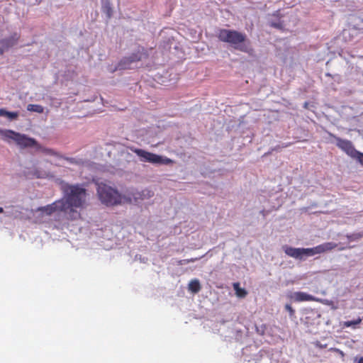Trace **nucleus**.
<instances>
[{
  "label": "nucleus",
  "instance_id": "22",
  "mask_svg": "<svg viewBox=\"0 0 363 363\" xmlns=\"http://www.w3.org/2000/svg\"><path fill=\"white\" fill-rule=\"evenodd\" d=\"M45 152L48 153V154H50V155H55V152L52 150L51 149H44L43 150Z\"/></svg>",
  "mask_w": 363,
  "mask_h": 363
},
{
  "label": "nucleus",
  "instance_id": "5",
  "mask_svg": "<svg viewBox=\"0 0 363 363\" xmlns=\"http://www.w3.org/2000/svg\"><path fill=\"white\" fill-rule=\"evenodd\" d=\"M96 185L97 196L103 204L113 206L121 203V195L117 189L103 182L97 183Z\"/></svg>",
  "mask_w": 363,
  "mask_h": 363
},
{
  "label": "nucleus",
  "instance_id": "28",
  "mask_svg": "<svg viewBox=\"0 0 363 363\" xmlns=\"http://www.w3.org/2000/svg\"><path fill=\"white\" fill-rule=\"evenodd\" d=\"M111 9H108V12L110 11ZM108 16H111V14L108 13Z\"/></svg>",
  "mask_w": 363,
  "mask_h": 363
},
{
  "label": "nucleus",
  "instance_id": "2",
  "mask_svg": "<svg viewBox=\"0 0 363 363\" xmlns=\"http://www.w3.org/2000/svg\"><path fill=\"white\" fill-rule=\"evenodd\" d=\"M337 247V243L329 242L323 243L312 248H295L286 245L284 247V250L288 256L301 260L306 257H311L316 254H321L330 251Z\"/></svg>",
  "mask_w": 363,
  "mask_h": 363
},
{
  "label": "nucleus",
  "instance_id": "25",
  "mask_svg": "<svg viewBox=\"0 0 363 363\" xmlns=\"http://www.w3.org/2000/svg\"><path fill=\"white\" fill-rule=\"evenodd\" d=\"M66 160H67V161H69V162H71V163H74V162H75V161H74V158H66Z\"/></svg>",
  "mask_w": 363,
  "mask_h": 363
},
{
  "label": "nucleus",
  "instance_id": "16",
  "mask_svg": "<svg viewBox=\"0 0 363 363\" xmlns=\"http://www.w3.org/2000/svg\"><path fill=\"white\" fill-rule=\"evenodd\" d=\"M362 320V319L361 318H358L356 320L345 321L343 323V326L346 327V328L354 327V326L360 324Z\"/></svg>",
  "mask_w": 363,
  "mask_h": 363
},
{
  "label": "nucleus",
  "instance_id": "3",
  "mask_svg": "<svg viewBox=\"0 0 363 363\" xmlns=\"http://www.w3.org/2000/svg\"><path fill=\"white\" fill-rule=\"evenodd\" d=\"M337 247V243L329 242L323 243L312 248H295L286 245L284 247V250L288 256L301 260L306 257H311L316 254H321L330 251Z\"/></svg>",
  "mask_w": 363,
  "mask_h": 363
},
{
  "label": "nucleus",
  "instance_id": "13",
  "mask_svg": "<svg viewBox=\"0 0 363 363\" xmlns=\"http://www.w3.org/2000/svg\"><path fill=\"white\" fill-rule=\"evenodd\" d=\"M189 291L194 294H196L200 291L201 286L198 279L191 280L188 286Z\"/></svg>",
  "mask_w": 363,
  "mask_h": 363
},
{
  "label": "nucleus",
  "instance_id": "11",
  "mask_svg": "<svg viewBox=\"0 0 363 363\" xmlns=\"http://www.w3.org/2000/svg\"><path fill=\"white\" fill-rule=\"evenodd\" d=\"M19 37V35L14 33L9 38L0 40V54L2 55L5 50L15 45L17 43Z\"/></svg>",
  "mask_w": 363,
  "mask_h": 363
},
{
  "label": "nucleus",
  "instance_id": "26",
  "mask_svg": "<svg viewBox=\"0 0 363 363\" xmlns=\"http://www.w3.org/2000/svg\"><path fill=\"white\" fill-rule=\"evenodd\" d=\"M357 363H363V357H360Z\"/></svg>",
  "mask_w": 363,
  "mask_h": 363
},
{
  "label": "nucleus",
  "instance_id": "6",
  "mask_svg": "<svg viewBox=\"0 0 363 363\" xmlns=\"http://www.w3.org/2000/svg\"><path fill=\"white\" fill-rule=\"evenodd\" d=\"M0 135L8 143H10L11 140L14 141L21 148L31 147H35L38 149L41 148L40 145L34 138H29L24 134H21L12 130L0 129Z\"/></svg>",
  "mask_w": 363,
  "mask_h": 363
},
{
  "label": "nucleus",
  "instance_id": "4",
  "mask_svg": "<svg viewBox=\"0 0 363 363\" xmlns=\"http://www.w3.org/2000/svg\"><path fill=\"white\" fill-rule=\"evenodd\" d=\"M217 38L220 41L230 44L235 50L247 52V48L245 45L247 36L243 33L235 30L222 28L218 31Z\"/></svg>",
  "mask_w": 363,
  "mask_h": 363
},
{
  "label": "nucleus",
  "instance_id": "9",
  "mask_svg": "<svg viewBox=\"0 0 363 363\" xmlns=\"http://www.w3.org/2000/svg\"><path fill=\"white\" fill-rule=\"evenodd\" d=\"M143 52L138 50L137 52L133 53L128 57H124L118 65L119 69H124L129 68L130 65L134 62H138L142 60Z\"/></svg>",
  "mask_w": 363,
  "mask_h": 363
},
{
  "label": "nucleus",
  "instance_id": "1",
  "mask_svg": "<svg viewBox=\"0 0 363 363\" xmlns=\"http://www.w3.org/2000/svg\"><path fill=\"white\" fill-rule=\"evenodd\" d=\"M61 202L67 219L73 220L81 218L80 211L89 205L86 190L79 185H68L64 189Z\"/></svg>",
  "mask_w": 363,
  "mask_h": 363
},
{
  "label": "nucleus",
  "instance_id": "17",
  "mask_svg": "<svg viewBox=\"0 0 363 363\" xmlns=\"http://www.w3.org/2000/svg\"><path fill=\"white\" fill-rule=\"evenodd\" d=\"M353 159L356 160L363 167V152L358 151Z\"/></svg>",
  "mask_w": 363,
  "mask_h": 363
},
{
  "label": "nucleus",
  "instance_id": "15",
  "mask_svg": "<svg viewBox=\"0 0 363 363\" xmlns=\"http://www.w3.org/2000/svg\"><path fill=\"white\" fill-rule=\"evenodd\" d=\"M27 110L32 112L42 113L44 111V108L43 106L39 104H28Z\"/></svg>",
  "mask_w": 363,
  "mask_h": 363
},
{
  "label": "nucleus",
  "instance_id": "24",
  "mask_svg": "<svg viewBox=\"0 0 363 363\" xmlns=\"http://www.w3.org/2000/svg\"><path fill=\"white\" fill-rule=\"evenodd\" d=\"M179 264H188V262H186V259H182L179 262Z\"/></svg>",
  "mask_w": 363,
  "mask_h": 363
},
{
  "label": "nucleus",
  "instance_id": "7",
  "mask_svg": "<svg viewBox=\"0 0 363 363\" xmlns=\"http://www.w3.org/2000/svg\"><path fill=\"white\" fill-rule=\"evenodd\" d=\"M133 152L139 157L141 162H150L152 164H170L173 163V160L166 157H162L155 153L147 152L146 150L136 148Z\"/></svg>",
  "mask_w": 363,
  "mask_h": 363
},
{
  "label": "nucleus",
  "instance_id": "12",
  "mask_svg": "<svg viewBox=\"0 0 363 363\" xmlns=\"http://www.w3.org/2000/svg\"><path fill=\"white\" fill-rule=\"evenodd\" d=\"M291 298H292L296 302H303V301H317L318 299L313 296L308 294L306 292L303 291H297L294 292L291 296Z\"/></svg>",
  "mask_w": 363,
  "mask_h": 363
},
{
  "label": "nucleus",
  "instance_id": "14",
  "mask_svg": "<svg viewBox=\"0 0 363 363\" xmlns=\"http://www.w3.org/2000/svg\"><path fill=\"white\" fill-rule=\"evenodd\" d=\"M233 289L238 297L245 298L247 294V292L245 289L240 288V283L238 282L233 284Z\"/></svg>",
  "mask_w": 363,
  "mask_h": 363
},
{
  "label": "nucleus",
  "instance_id": "18",
  "mask_svg": "<svg viewBox=\"0 0 363 363\" xmlns=\"http://www.w3.org/2000/svg\"><path fill=\"white\" fill-rule=\"evenodd\" d=\"M362 237V234L361 233H355V234H352V235H347V238L350 240H357L359 238H361Z\"/></svg>",
  "mask_w": 363,
  "mask_h": 363
},
{
  "label": "nucleus",
  "instance_id": "20",
  "mask_svg": "<svg viewBox=\"0 0 363 363\" xmlns=\"http://www.w3.org/2000/svg\"><path fill=\"white\" fill-rule=\"evenodd\" d=\"M285 308L290 313L291 315H293L294 313V310L289 304H286L285 306Z\"/></svg>",
  "mask_w": 363,
  "mask_h": 363
},
{
  "label": "nucleus",
  "instance_id": "27",
  "mask_svg": "<svg viewBox=\"0 0 363 363\" xmlns=\"http://www.w3.org/2000/svg\"><path fill=\"white\" fill-rule=\"evenodd\" d=\"M4 212V209L2 207H0V213H3Z\"/></svg>",
  "mask_w": 363,
  "mask_h": 363
},
{
  "label": "nucleus",
  "instance_id": "10",
  "mask_svg": "<svg viewBox=\"0 0 363 363\" xmlns=\"http://www.w3.org/2000/svg\"><path fill=\"white\" fill-rule=\"evenodd\" d=\"M38 211L45 213L48 216H50L56 211H60L65 213V208L60 199L45 206L39 207Z\"/></svg>",
  "mask_w": 363,
  "mask_h": 363
},
{
  "label": "nucleus",
  "instance_id": "23",
  "mask_svg": "<svg viewBox=\"0 0 363 363\" xmlns=\"http://www.w3.org/2000/svg\"><path fill=\"white\" fill-rule=\"evenodd\" d=\"M198 260V258H191V259H186V262L189 263V262H194L195 261Z\"/></svg>",
  "mask_w": 363,
  "mask_h": 363
},
{
  "label": "nucleus",
  "instance_id": "8",
  "mask_svg": "<svg viewBox=\"0 0 363 363\" xmlns=\"http://www.w3.org/2000/svg\"><path fill=\"white\" fill-rule=\"evenodd\" d=\"M330 137L333 138L336 140V145L338 148L345 152L349 157L351 158H354L355 155L358 152L350 140L342 139L339 137H337L334 134L331 133H328Z\"/></svg>",
  "mask_w": 363,
  "mask_h": 363
},
{
  "label": "nucleus",
  "instance_id": "19",
  "mask_svg": "<svg viewBox=\"0 0 363 363\" xmlns=\"http://www.w3.org/2000/svg\"><path fill=\"white\" fill-rule=\"evenodd\" d=\"M18 116V113L17 112H10L8 111L6 117L11 118V119H16Z\"/></svg>",
  "mask_w": 363,
  "mask_h": 363
},
{
  "label": "nucleus",
  "instance_id": "21",
  "mask_svg": "<svg viewBox=\"0 0 363 363\" xmlns=\"http://www.w3.org/2000/svg\"><path fill=\"white\" fill-rule=\"evenodd\" d=\"M7 113H8V111H6L4 108L0 109V116H6Z\"/></svg>",
  "mask_w": 363,
  "mask_h": 363
}]
</instances>
